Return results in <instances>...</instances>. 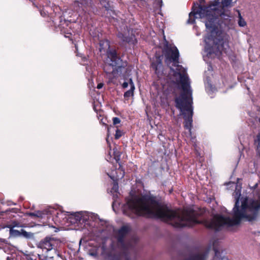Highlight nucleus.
Masks as SVG:
<instances>
[{
  "instance_id": "f257e3e1",
  "label": "nucleus",
  "mask_w": 260,
  "mask_h": 260,
  "mask_svg": "<svg viewBox=\"0 0 260 260\" xmlns=\"http://www.w3.org/2000/svg\"><path fill=\"white\" fill-rule=\"evenodd\" d=\"M124 213L156 217L176 228L190 226L199 223L198 213L191 207L172 210L148 196L131 197L124 207Z\"/></svg>"
},
{
  "instance_id": "f03ea898",
  "label": "nucleus",
  "mask_w": 260,
  "mask_h": 260,
  "mask_svg": "<svg viewBox=\"0 0 260 260\" xmlns=\"http://www.w3.org/2000/svg\"><path fill=\"white\" fill-rule=\"evenodd\" d=\"M233 196L236 202L232 218L215 215L212 220L205 222L207 228L218 231L223 227L238 224L242 220L251 221L256 219L260 208V191L255 194L252 200H248L246 198H240V188H236Z\"/></svg>"
},
{
  "instance_id": "7ed1b4c3",
  "label": "nucleus",
  "mask_w": 260,
  "mask_h": 260,
  "mask_svg": "<svg viewBox=\"0 0 260 260\" xmlns=\"http://www.w3.org/2000/svg\"><path fill=\"white\" fill-rule=\"evenodd\" d=\"M218 6L213 4L208 7H200L197 10L194 9L189 15L187 23H193L195 18H205L206 31L210 36H207L204 38L205 43V51L207 55H211L212 53L216 55L220 53L219 43L220 41L216 38L217 31V24L216 18L222 13L218 9Z\"/></svg>"
},
{
  "instance_id": "20e7f679",
  "label": "nucleus",
  "mask_w": 260,
  "mask_h": 260,
  "mask_svg": "<svg viewBox=\"0 0 260 260\" xmlns=\"http://www.w3.org/2000/svg\"><path fill=\"white\" fill-rule=\"evenodd\" d=\"M162 54L165 63L174 71L175 74L179 75L182 90L187 89L190 87V82L186 69L179 64V52L177 47L173 44L167 43L162 50Z\"/></svg>"
},
{
  "instance_id": "39448f33",
  "label": "nucleus",
  "mask_w": 260,
  "mask_h": 260,
  "mask_svg": "<svg viewBox=\"0 0 260 260\" xmlns=\"http://www.w3.org/2000/svg\"><path fill=\"white\" fill-rule=\"evenodd\" d=\"M175 101L176 108L179 109L181 114L184 115L185 119L184 127L191 134L193 110L192 107V90L190 87L185 90H182L181 94L179 97L176 98Z\"/></svg>"
},
{
  "instance_id": "423d86ee",
  "label": "nucleus",
  "mask_w": 260,
  "mask_h": 260,
  "mask_svg": "<svg viewBox=\"0 0 260 260\" xmlns=\"http://www.w3.org/2000/svg\"><path fill=\"white\" fill-rule=\"evenodd\" d=\"M130 230L128 225H124L119 229L117 233V246L114 250L119 253L115 256L113 260H128L127 252L128 247L124 242L123 238Z\"/></svg>"
},
{
  "instance_id": "0eeeda50",
  "label": "nucleus",
  "mask_w": 260,
  "mask_h": 260,
  "mask_svg": "<svg viewBox=\"0 0 260 260\" xmlns=\"http://www.w3.org/2000/svg\"><path fill=\"white\" fill-rule=\"evenodd\" d=\"M107 56L104 70L107 74L109 75V78H112V75L114 76L118 69L120 68L121 60L117 57L115 50L107 51Z\"/></svg>"
},
{
  "instance_id": "6e6552de",
  "label": "nucleus",
  "mask_w": 260,
  "mask_h": 260,
  "mask_svg": "<svg viewBox=\"0 0 260 260\" xmlns=\"http://www.w3.org/2000/svg\"><path fill=\"white\" fill-rule=\"evenodd\" d=\"M59 243V241L55 238L46 237L40 243L39 247L49 251L56 248Z\"/></svg>"
},
{
  "instance_id": "1a4fd4ad",
  "label": "nucleus",
  "mask_w": 260,
  "mask_h": 260,
  "mask_svg": "<svg viewBox=\"0 0 260 260\" xmlns=\"http://www.w3.org/2000/svg\"><path fill=\"white\" fill-rule=\"evenodd\" d=\"M151 68L159 77L163 74V66L160 57H156V60L151 63Z\"/></svg>"
},
{
  "instance_id": "9d476101",
  "label": "nucleus",
  "mask_w": 260,
  "mask_h": 260,
  "mask_svg": "<svg viewBox=\"0 0 260 260\" xmlns=\"http://www.w3.org/2000/svg\"><path fill=\"white\" fill-rule=\"evenodd\" d=\"M108 175L113 180H118L123 178L124 176V171L120 166L115 170L112 171L111 173H107Z\"/></svg>"
},
{
  "instance_id": "9b49d317",
  "label": "nucleus",
  "mask_w": 260,
  "mask_h": 260,
  "mask_svg": "<svg viewBox=\"0 0 260 260\" xmlns=\"http://www.w3.org/2000/svg\"><path fill=\"white\" fill-rule=\"evenodd\" d=\"M129 84L130 85V89L125 92L124 94V98L126 99H128L129 97L134 95V91L135 89V85L132 79H129Z\"/></svg>"
},
{
  "instance_id": "f8f14e48",
  "label": "nucleus",
  "mask_w": 260,
  "mask_h": 260,
  "mask_svg": "<svg viewBox=\"0 0 260 260\" xmlns=\"http://www.w3.org/2000/svg\"><path fill=\"white\" fill-rule=\"evenodd\" d=\"M100 50L101 52H102V50L105 51L106 50L109 49L110 43H109V42L107 40L100 41Z\"/></svg>"
},
{
  "instance_id": "ddd939ff",
  "label": "nucleus",
  "mask_w": 260,
  "mask_h": 260,
  "mask_svg": "<svg viewBox=\"0 0 260 260\" xmlns=\"http://www.w3.org/2000/svg\"><path fill=\"white\" fill-rule=\"evenodd\" d=\"M118 37L121 39L123 42H125L127 43H130L131 42H133V39L134 38V36H131V37H127L125 36L123 34L119 32L118 34Z\"/></svg>"
},
{
  "instance_id": "4468645a",
  "label": "nucleus",
  "mask_w": 260,
  "mask_h": 260,
  "mask_svg": "<svg viewBox=\"0 0 260 260\" xmlns=\"http://www.w3.org/2000/svg\"><path fill=\"white\" fill-rule=\"evenodd\" d=\"M118 183L116 182V180L114 181L113 186L111 189L110 190V192L113 194L114 197L118 196Z\"/></svg>"
},
{
  "instance_id": "2eb2a0df",
  "label": "nucleus",
  "mask_w": 260,
  "mask_h": 260,
  "mask_svg": "<svg viewBox=\"0 0 260 260\" xmlns=\"http://www.w3.org/2000/svg\"><path fill=\"white\" fill-rule=\"evenodd\" d=\"M236 0H222L221 4L223 7H231L233 5V3H235Z\"/></svg>"
},
{
  "instance_id": "dca6fc26",
  "label": "nucleus",
  "mask_w": 260,
  "mask_h": 260,
  "mask_svg": "<svg viewBox=\"0 0 260 260\" xmlns=\"http://www.w3.org/2000/svg\"><path fill=\"white\" fill-rule=\"evenodd\" d=\"M218 244V242L217 241H214L213 242V248L215 252V256L216 257H218V255L220 253V252L217 248V246Z\"/></svg>"
},
{
  "instance_id": "f3484780",
  "label": "nucleus",
  "mask_w": 260,
  "mask_h": 260,
  "mask_svg": "<svg viewBox=\"0 0 260 260\" xmlns=\"http://www.w3.org/2000/svg\"><path fill=\"white\" fill-rule=\"evenodd\" d=\"M45 214L46 213L44 212L37 211L33 213H30L29 214L31 216H36L38 217L43 218V215H45Z\"/></svg>"
},
{
  "instance_id": "a211bd4d",
  "label": "nucleus",
  "mask_w": 260,
  "mask_h": 260,
  "mask_svg": "<svg viewBox=\"0 0 260 260\" xmlns=\"http://www.w3.org/2000/svg\"><path fill=\"white\" fill-rule=\"evenodd\" d=\"M9 228H10V234L12 236H17L20 235V232L19 231L14 230L10 226H9Z\"/></svg>"
},
{
  "instance_id": "6ab92c4d",
  "label": "nucleus",
  "mask_w": 260,
  "mask_h": 260,
  "mask_svg": "<svg viewBox=\"0 0 260 260\" xmlns=\"http://www.w3.org/2000/svg\"><path fill=\"white\" fill-rule=\"evenodd\" d=\"M239 19L238 21V24L240 26L244 27L246 25V22L242 18L240 14H239Z\"/></svg>"
},
{
  "instance_id": "aec40b11",
  "label": "nucleus",
  "mask_w": 260,
  "mask_h": 260,
  "mask_svg": "<svg viewBox=\"0 0 260 260\" xmlns=\"http://www.w3.org/2000/svg\"><path fill=\"white\" fill-rule=\"evenodd\" d=\"M123 135V132L119 129H117L116 134L115 135V138L116 139H118Z\"/></svg>"
},
{
  "instance_id": "412c9836",
  "label": "nucleus",
  "mask_w": 260,
  "mask_h": 260,
  "mask_svg": "<svg viewBox=\"0 0 260 260\" xmlns=\"http://www.w3.org/2000/svg\"><path fill=\"white\" fill-rule=\"evenodd\" d=\"M81 212L75 213V217L77 221H80L81 219Z\"/></svg>"
},
{
  "instance_id": "4be33fe9",
  "label": "nucleus",
  "mask_w": 260,
  "mask_h": 260,
  "mask_svg": "<svg viewBox=\"0 0 260 260\" xmlns=\"http://www.w3.org/2000/svg\"><path fill=\"white\" fill-rule=\"evenodd\" d=\"M120 120L119 118L114 117L113 118V123L114 125L119 124V123H120Z\"/></svg>"
},
{
  "instance_id": "5701e85b",
  "label": "nucleus",
  "mask_w": 260,
  "mask_h": 260,
  "mask_svg": "<svg viewBox=\"0 0 260 260\" xmlns=\"http://www.w3.org/2000/svg\"><path fill=\"white\" fill-rule=\"evenodd\" d=\"M128 82H124L122 85V86L123 88H126L128 87Z\"/></svg>"
},
{
  "instance_id": "b1692460",
  "label": "nucleus",
  "mask_w": 260,
  "mask_h": 260,
  "mask_svg": "<svg viewBox=\"0 0 260 260\" xmlns=\"http://www.w3.org/2000/svg\"><path fill=\"white\" fill-rule=\"evenodd\" d=\"M103 86V84L102 83H99L98 85H97V88L98 89H101V88H102Z\"/></svg>"
},
{
  "instance_id": "393cba45",
  "label": "nucleus",
  "mask_w": 260,
  "mask_h": 260,
  "mask_svg": "<svg viewBox=\"0 0 260 260\" xmlns=\"http://www.w3.org/2000/svg\"><path fill=\"white\" fill-rule=\"evenodd\" d=\"M27 260H34V259H33L32 258H31L29 255H27Z\"/></svg>"
},
{
  "instance_id": "a878e982",
  "label": "nucleus",
  "mask_w": 260,
  "mask_h": 260,
  "mask_svg": "<svg viewBox=\"0 0 260 260\" xmlns=\"http://www.w3.org/2000/svg\"><path fill=\"white\" fill-rule=\"evenodd\" d=\"M109 128L108 127V137H109Z\"/></svg>"
},
{
  "instance_id": "bb28decb",
  "label": "nucleus",
  "mask_w": 260,
  "mask_h": 260,
  "mask_svg": "<svg viewBox=\"0 0 260 260\" xmlns=\"http://www.w3.org/2000/svg\"><path fill=\"white\" fill-rule=\"evenodd\" d=\"M107 142L108 143H109L108 140V138L107 139Z\"/></svg>"
}]
</instances>
